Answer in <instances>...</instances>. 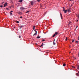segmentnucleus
Returning <instances> with one entry per match:
<instances>
[{"label":"nucleus","mask_w":79,"mask_h":79,"mask_svg":"<svg viewBox=\"0 0 79 79\" xmlns=\"http://www.w3.org/2000/svg\"><path fill=\"white\" fill-rule=\"evenodd\" d=\"M67 11L69 12V13L71 12V9L70 8H68L67 10Z\"/></svg>","instance_id":"f257e3e1"},{"label":"nucleus","mask_w":79,"mask_h":79,"mask_svg":"<svg viewBox=\"0 0 79 79\" xmlns=\"http://www.w3.org/2000/svg\"><path fill=\"white\" fill-rule=\"evenodd\" d=\"M34 31H35V33L33 35H37V31L34 30Z\"/></svg>","instance_id":"f03ea898"},{"label":"nucleus","mask_w":79,"mask_h":79,"mask_svg":"<svg viewBox=\"0 0 79 79\" xmlns=\"http://www.w3.org/2000/svg\"><path fill=\"white\" fill-rule=\"evenodd\" d=\"M30 3H31V5H34V2L31 1Z\"/></svg>","instance_id":"7ed1b4c3"},{"label":"nucleus","mask_w":79,"mask_h":79,"mask_svg":"<svg viewBox=\"0 0 79 79\" xmlns=\"http://www.w3.org/2000/svg\"><path fill=\"white\" fill-rule=\"evenodd\" d=\"M7 3L6 2V3H5V4H4L3 7H5L6 6H7Z\"/></svg>","instance_id":"20e7f679"},{"label":"nucleus","mask_w":79,"mask_h":79,"mask_svg":"<svg viewBox=\"0 0 79 79\" xmlns=\"http://www.w3.org/2000/svg\"><path fill=\"white\" fill-rule=\"evenodd\" d=\"M12 13H13V10H11L10 13V16H12Z\"/></svg>","instance_id":"39448f33"},{"label":"nucleus","mask_w":79,"mask_h":79,"mask_svg":"<svg viewBox=\"0 0 79 79\" xmlns=\"http://www.w3.org/2000/svg\"><path fill=\"white\" fill-rule=\"evenodd\" d=\"M60 17L61 18V19H63V18L62 17V14L60 13Z\"/></svg>","instance_id":"423d86ee"},{"label":"nucleus","mask_w":79,"mask_h":79,"mask_svg":"<svg viewBox=\"0 0 79 79\" xmlns=\"http://www.w3.org/2000/svg\"><path fill=\"white\" fill-rule=\"evenodd\" d=\"M24 25H21L19 26V27H20V29H21V27H24Z\"/></svg>","instance_id":"0eeeda50"},{"label":"nucleus","mask_w":79,"mask_h":79,"mask_svg":"<svg viewBox=\"0 0 79 79\" xmlns=\"http://www.w3.org/2000/svg\"><path fill=\"white\" fill-rule=\"evenodd\" d=\"M20 10H24V8H23V7H20Z\"/></svg>","instance_id":"6e6552de"},{"label":"nucleus","mask_w":79,"mask_h":79,"mask_svg":"<svg viewBox=\"0 0 79 79\" xmlns=\"http://www.w3.org/2000/svg\"><path fill=\"white\" fill-rule=\"evenodd\" d=\"M67 10H64L63 11L64 12V13H66V12H67Z\"/></svg>","instance_id":"1a4fd4ad"},{"label":"nucleus","mask_w":79,"mask_h":79,"mask_svg":"<svg viewBox=\"0 0 79 79\" xmlns=\"http://www.w3.org/2000/svg\"><path fill=\"white\" fill-rule=\"evenodd\" d=\"M55 39H54V41H53V45H55V44H56L55 43Z\"/></svg>","instance_id":"9d476101"},{"label":"nucleus","mask_w":79,"mask_h":79,"mask_svg":"<svg viewBox=\"0 0 79 79\" xmlns=\"http://www.w3.org/2000/svg\"><path fill=\"white\" fill-rule=\"evenodd\" d=\"M19 2H20V3H22L23 2V0H20Z\"/></svg>","instance_id":"9b49d317"},{"label":"nucleus","mask_w":79,"mask_h":79,"mask_svg":"<svg viewBox=\"0 0 79 79\" xmlns=\"http://www.w3.org/2000/svg\"><path fill=\"white\" fill-rule=\"evenodd\" d=\"M63 66H64V67L66 66V64L64 63V64H63Z\"/></svg>","instance_id":"f8f14e48"},{"label":"nucleus","mask_w":79,"mask_h":79,"mask_svg":"<svg viewBox=\"0 0 79 79\" xmlns=\"http://www.w3.org/2000/svg\"><path fill=\"white\" fill-rule=\"evenodd\" d=\"M35 26H34L33 27V30L34 31V30H35Z\"/></svg>","instance_id":"ddd939ff"},{"label":"nucleus","mask_w":79,"mask_h":79,"mask_svg":"<svg viewBox=\"0 0 79 79\" xmlns=\"http://www.w3.org/2000/svg\"><path fill=\"white\" fill-rule=\"evenodd\" d=\"M29 11H30L28 10V11H27V12L25 13H29Z\"/></svg>","instance_id":"4468645a"},{"label":"nucleus","mask_w":79,"mask_h":79,"mask_svg":"<svg viewBox=\"0 0 79 79\" xmlns=\"http://www.w3.org/2000/svg\"><path fill=\"white\" fill-rule=\"evenodd\" d=\"M64 10H65V8H64V7H63V11H64Z\"/></svg>","instance_id":"2eb2a0df"},{"label":"nucleus","mask_w":79,"mask_h":79,"mask_svg":"<svg viewBox=\"0 0 79 79\" xmlns=\"http://www.w3.org/2000/svg\"><path fill=\"white\" fill-rule=\"evenodd\" d=\"M55 34L56 35H57V34H58V32H55Z\"/></svg>","instance_id":"dca6fc26"},{"label":"nucleus","mask_w":79,"mask_h":79,"mask_svg":"<svg viewBox=\"0 0 79 79\" xmlns=\"http://www.w3.org/2000/svg\"><path fill=\"white\" fill-rule=\"evenodd\" d=\"M71 23H72L71 22H69V24L68 25H69L70 24H71Z\"/></svg>","instance_id":"f3484780"},{"label":"nucleus","mask_w":79,"mask_h":79,"mask_svg":"<svg viewBox=\"0 0 79 79\" xmlns=\"http://www.w3.org/2000/svg\"><path fill=\"white\" fill-rule=\"evenodd\" d=\"M37 39H40V36H37Z\"/></svg>","instance_id":"a211bd4d"},{"label":"nucleus","mask_w":79,"mask_h":79,"mask_svg":"<svg viewBox=\"0 0 79 79\" xmlns=\"http://www.w3.org/2000/svg\"><path fill=\"white\" fill-rule=\"evenodd\" d=\"M16 23H19V22L18 21H16Z\"/></svg>","instance_id":"6ab92c4d"},{"label":"nucleus","mask_w":79,"mask_h":79,"mask_svg":"<svg viewBox=\"0 0 79 79\" xmlns=\"http://www.w3.org/2000/svg\"><path fill=\"white\" fill-rule=\"evenodd\" d=\"M55 35H56L54 34L53 35V36H52V37H55Z\"/></svg>","instance_id":"aec40b11"},{"label":"nucleus","mask_w":79,"mask_h":79,"mask_svg":"<svg viewBox=\"0 0 79 79\" xmlns=\"http://www.w3.org/2000/svg\"><path fill=\"white\" fill-rule=\"evenodd\" d=\"M65 40H66V41L68 40V38L67 37L66 38Z\"/></svg>","instance_id":"412c9836"},{"label":"nucleus","mask_w":79,"mask_h":79,"mask_svg":"<svg viewBox=\"0 0 79 79\" xmlns=\"http://www.w3.org/2000/svg\"><path fill=\"white\" fill-rule=\"evenodd\" d=\"M0 7L1 8H2L3 7V5H1Z\"/></svg>","instance_id":"4be33fe9"},{"label":"nucleus","mask_w":79,"mask_h":79,"mask_svg":"<svg viewBox=\"0 0 79 79\" xmlns=\"http://www.w3.org/2000/svg\"><path fill=\"white\" fill-rule=\"evenodd\" d=\"M77 69H79V65H77Z\"/></svg>","instance_id":"5701e85b"},{"label":"nucleus","mask_w":79,"mask_h":79,"mask_svg":"<svg viewBox=\"0 0 79 79\" xmlns=\"http://www.w3.org/2000/svg\"><path fill=\"white\" fill-rule=\"evenodd\" d=\"M18 15H21V12L18 13Z\"/></svg>","instance_id":"b1692460"},{"label":"nucleus","mask_w":79,"mask_h":79,"mask_svg":"<svg viewBox=\"0 0 79 79\" xmlns=\"http://www.w3.org/2000/svg\"><path fill=\"white\" fill-rule=\"evenodd\" d=\"M19 39H21V36H19Z\"/></svg>","instance_id":"393cba45"},{"label":"nucleus","mask_w":79,"mask_h":79,"mask_svg":"<svg viewBox=\"0 0 79 79\" xmlns=\"http://www.w3.org/2000/svg\"><path fill=\"white\" fill-rule=\"evenodd\" d=\"M45 40H42V42H44V41H45Z\"/></svg>","instance_id":"a878e982"},{"label":"nucleus","mask_w":79,"mask_h":79,"mask_svg":"<svg viewBox=\"0 0 79 79\" xmlns=\"http://www.w3.org/2000/svg\"><path fill=\"white\" fill-rule=\"evenodd\" d=\"M74 40H72V43H73V42H74Z\"/></svg>","instance_id":"bb28decb"},{"label":"nucleus","mask_w":79,"mask_h":79,"mask_svg":"<svg viewBox=\"0 0 79 79\" xmlns=\"http://www.w3.org/2000/svg\"><path fill=\"white\" fill-rule=\"evenodd\" d=\"M19 18H23V17L22 16H21Z\"/></svg>","instance_id":"cd10ccee"},{"label":"nucleus","mask_w":79,"mask_h":79,"mask_svg":"<svg viewBox=\"0 0 79 79\" xmlns=\"http://www.w3.org/2000/svg\"><path fill=\"white\" fill-rule=\"evenodd\" d=\"M72 68H75V67L74 66H72Z\"/></svg>","instance_id":"c85d7f7f"},{"label":"nucleus","mask_w":79,"mask_h":79,"mask_svg":"<svg viewBox=\"0 0 79 79\" xmlns=\"http://www.w3.org/2000/svg\"><path fill=\"white\" fill-rule=\"evenodd\" d=\"M40 0H37V1L39 2H40Z\"/></svg>","instance_id":"c756f323"},{"label":"nucleus","mask_w":79,"mask_h":79,"mask_svg":"<svg viewBox=\"0 0 79 79\" xmlns=\"http://www.w3.org/2000/svg\"><path fill=\"white\" fill-rule=\"evenodd\" d=\"M75 42H76L77 43H78V41H76Z\"/></svg>","instance_id":"7c9ffc66"},{"label":"nucleus","mask_w":79,"mask_h":79,"mask_svg":"<svg viewBox=\"0 0 79 79\" xmlns=\"http://www.w3.org/2000/svg\"><path fill=\"white\" fill-rule=\"evenodd\" d=\"M42 46H43V45H41L40 46V47H42Z\"/></svg>","instance_id":"2f4dec72"},{"label":"nucleus","mask_w":79,"mask_h":79,"mask_svg":"<svg viewBox=\"0 0 79 79\" xmlns=\"http://www.w3.org/2000/svg\"><path fill=\"white\" fill-rule=\"evenodd\" d=\"M77 22H78L79 21V20H77Z\"/></svg>","instance_id":"473e14b6"},{"label":"nucleus","mask_w":79,"mask_h":79,"mask_svg":"<svg viewBox=\"0 0 79 79\" xmlns=\"http://www.w3.org/2000/svg\"><path fill=\"white\" fill-rule=\"evenodd\" d=\"M42 45H44V44L43 43H42Z\"/></svg>","instance_id":"72a5a7b5"},{"label":"nucleus","mask_w":79,"mask_h":79,"mask_svg":"<svg viewBox=\"0 0 79 79\" xmlns=\"http://www.w3.org/2000/svg\"><path fill=\"white\" fill-rule=\"evenodd\" d=\"M69 0V1H72V0Z\"/></svg>","instance_id":"f704fd0d"},{"label":"nucleus","mask_w":79,"mask_h":79,"mask_svg":"<svg viewBox=\"0 0 79 79\" xmlns=\"http://www.w3.org/2000/svg\"><path fill=\"white\" fill-rule=\"evenodd\" d=\"M78 27V26H77L76 27V28H77V27Z\"/></svg>","instance_id":"c9c22d12"},{"label":"nucleus","mask_w":79,"mask_h":79,"mask_svg":"<svg viewBox=\"0 0 79 79\" xmlns=\"http://www.w3.org/2000/svg\"><path fill=\"white\" fill-rule=\"evenodd\" d=\"M78 40H79V37H78Z\"/></svg>","instance_id":"e433bc0d"},{"label":"nucleus","mask_w":79,"mask_h":79,"mask_svg":"<svg viewBox=\"0 0 79 79\" xmlns=\"http://www.w3.org/2000/svg\"><path fill=\"white\" fill-rule=\"evenodd\" d=\"M6 10H8V8H6Z\"/></svg>","instance_id":"4c0bfd02"},{"label":"nucleus","mask_w":79,"mask_h":79,"mask_svg":"<svg viewBox=\"0 0 79 79\" xmlns=\"http://www.w3.org/2000/svg\"><path fill=\"white\" fill-rule=\"evenodd\" d=\"M3 3H4V2L2 3V4H3Z\"/></svg>","instance_id":"58836bf2"},{"label":"nucleus","mask_w":79,"mask_h":79,"mask_svg":"<svg viewBox=\"0 0 79 79\" xmlns=\"http://www.w3.org/2000/svg\"><path fill=\"white\" fill-rule=\"evenodd\" d=\"M72 5H73V4H72V5H71V6H72Z\"/></svg>","instance_id":"ea45409f"},{"label":"nucleus","mask_w":79,"mask_h":79,"mask_svg":"<svg viewBox=\"0 0 79 79\" xmlns=\"http://www.w3.org/2000/svg\"><path fill=\"white\" fill-rule=\"evenodd\" d=\"M69 53H71V52H69Z\"/></svg>","instance_id":"a19ab883"}]
</instances>
